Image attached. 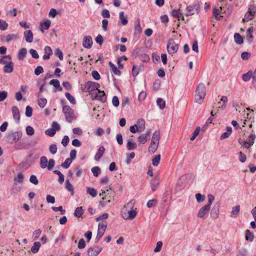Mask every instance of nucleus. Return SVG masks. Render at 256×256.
Returning a JSON list of instances; mask_svg holds the SVG:
<instances>
[{"label":"nucleus","mask_w":256,"mask_h":256,"mask_svg":"<svg viewBox=\"0 0 256 256\" xmlns=\"http://www.w3.org/2000/svg\"><path fill=\"white\" fill-rule=\"evenodd\" d=\"M105 150L104 146H101L99 148L96 154L94 156V159L96 161H98L102 156Z\"/></svg>","instance_id":"nucleus-24"},{"label":"nucleus","mask_w":256,"mask_h":256,"mask_svg":"<svg viewBox=\"0 0 256 256\" xmlns=\"http://www.w3.org/2000/svg\"><path fill=\"white\" fill-rule=\"evenodd\" d=\"M84 214V210L82 206L78 207L75 210L74 215L75 216L80 218Z\"/></svg>","instance_id":"nucleus-38"},{"label":"nucleus","mask_w":256,"mask_h":256,"mask_svg":"<svg viewBox=\"0 0 256 256\" xmlns=\"http://www.w3.org/2000/svg\"><path fill=\"white\" fill-rule=\"evenodd\" d=\"M12 57L10 55H6L2 56L1 58H0V64H6L10 63H12Z\"/></svg>","instance_id":"nucleus-23"},{"label":"nucleus","mask_w":256,"mask_h":256,"mask_svg":"<svg viewBox=\"0 0 256 256\" xmlns=\"http://www.w3.org/2000/svg\"><path fill=\"white\" fill-rule=\"evenodd\" d=\"M41 244L38 242H36L34 243V246L31 248V250L34 253L37 252L40 248V247Z\"/></svg>","instance_id":"nucleus-41"},{"label":"nucleus","mask_w":256,"mask_h":256,"mask_svg":"<svg viewBox=\"0 0 256 256\" xmlns=\"http://www.w3.org/2000/svg\"><path fill=\"white\" fill-rule=\"evenodd\" d=\"M17 36L14 34H8L6 36V42H10L12 40H16Z\"/></svg>","instance_id":"nucleus-63"},{"label":"nucleus","mask_w":256,"mask_h":256,"mask_svg":"<svg viewBox=\"0 0 256 256\" xmlns=\"http://www.w3.org/2000/svg\"><path fill=\"white\" fill-rule=\"evenodd\" d=\"M70 142V138L68 136H64L62 140V144L64 146H66Z\"/></svg>","instance_id":"nucleus-58"},{"label":"nucleus","mask_w":256,"mask_h":256,"mask_svg":"<svg viewBox=\"0 0 256 256\" xmlns=\"http://www.w3.org/2000/svg\"><path fill=\"white\" fill-rule=\"evenodd\" d=\"M228 98L226 96H222L221 98L220 102H223V104L221 106H219L218 108L221 109V110H224L226 107L227 102H228Z\"/></svg>","instance_id":"nucleus-35"},{"label":"nucleus","mask_w":256,"mask_h":256,"mask_svg":"<svg viewBox=\"0 0 256 256\" xmlns=\"http://www.w3.org/2000/svg\"><path fill=\"white\" fill-rule=\"evenodd\" d=\"M102 250L100 246L90 247L87 250V254L88 256H97Z\"/></svg>","instance_id":"nucleus-12"},{"label":"nucleus","mask_w":256,"mask_h":256,"mask_svg":"<svg viewBox=\"0 0 256 256\" xmlns=\"http://www.w3.org/2000/svg\"><path fill=\"white\" fill-rule=\"evenodd\" d=\"M8 96V92L6 91H1L0 92V102H2Z\"/></svg>","instance_id":"nucleus-59"},{"label":"nucleus","mask_w":256,"mask_h":256,"mask_svg":"<svg viewBox=\"0 0 256 256\" xmlns=\"http://www.w3.org/2000/svg\"><path fill=\"white\" fill-rule=\"evenodd\" d=\"M40 166L42 168H45L48 166V159L46 156H42L40 158Z\"/></svg>","instance_id":"nucleus-33"},{"label":"nucleus","mask_w":256,"mask_h":256,"mask_svg":"<svg viewBox=\"0 0 256 256\" xmlns=\"http://www.w3.org/2000/svg\"><path fill=\"white\" fill-rule=\"evenodd\" d=\"M57 146L55 144H51L50 146L49 150L51 154H54L56 153L57 152Z\"/></svg>","instance_id":"nucleus-56"},{"label":"nucleus","mask_w":256,"mask_h":256,"mask_svg":"<svg viewBox=\"0 0 256 256\" xmlns=\"http://www.w3.org/2000/svg\"><path fill=\"white\" fill-rule=\"evenodd\" d=\"M156 104L160 110H163L165 108V106H166L165 100H164L162 98H158L157 99Z\"/></svg>","instance_id":"nucleus-40"},{"label":"nucleus","mask_w":256,"mask_h":256,"mask_svg":"<svg viewBox=\"0 0 256 256\" xmlns=\"http://www.w3.org/2000/svg\"><path fill=\"white\" fill-rule=\"evenodd\" d=\"M200 127L198 126L196 130H194V132L192 134V136L190 138V140L192 141L194 140V139L196 138V137L198 135L200 132Z\"/></svg>","instance_id":"nucleus-49"},{"label":"nucleus","mask_w":256,"mask_h":256,"mask_svg":"<svg viewBox=\"0 0 256 256\" xmlns=\"http://www.w3.org/2000/svg\"><path fill=\"white\" fill-rule=\"evenodd\" d=\"M44 72L43 68L42 66H38L34 70V74L36 76L40 75Z\"/></svg>","instance_id":"nucleus-62"},{"label":"nucleus","mask_w":256,"mask_h":256,"mask_svg":"<svg viewBox=\"0 0 256 256\" xmlns=\"http://www.w3.org/2000/svg\"><path fill=\"white\" fill-rule=\"evenodd\" d=\"M200 9V6L198 4H193L186 8L185 15L188 16L198 14Z\"/></svg>","instance_id":"nucleus-6"},{"label":"nucleus","mask_w":256,"mask_h":256,"mask_svg":"<svg viewBox=\"0 0 256 256\" xmlns=\"http://www.w3.org/2000/svg\"><path fill=\"white\" fill-rule=\"evenodd\" d=\"M92 40L90 36H86L84 37L82 46L84 48H92Z\"/></svg>","instance_id":"nucleus-15"},{"label":"nucleus","mask_w":256,"mask_h":256,"mask_svg":"<svg viewBox=\"0 0 256 256\" xmlns=\"http://www.w3.org/2000/svg\"><path fill=\"white\" fill-rule=\"evenodd\" d=\"M138 124L140 127V132H141L145 128V122L144 120L140 118L138 121Z\"/></svg>","instance_id":"nucleus-46"},{"label":"nucleus","mask_w":256,"mask_h":256,"mask_svg":"<svg viewBox=\"0 0 256 256\" xmlns=\"http://www.w3.org/2000/svg\"><path fill=\"white\" fill-rule=\"evenodd\" d=\"M86 192L92 197H96L97 195L96 190L90 187H86Z\"/></svg>","instance_id":"nucleus-39"},{"label":"nucleus","mask_w":256,"mask_h":256,"mask_svg":"<svg viewBox=\"0 0 256 256\" xmlns=\"http://www.w3.org/2000/svg\"><path fill=\"white\" fill-rule=\"evenodd\" d=\"M47 102L46 99L45 98H40L38 99V104L40 107L43 108L45 106Z\"/></svg>","instance_id":"nucleus-48"},{"label":"nucleus","mask_w":256,"mask_h":256,"mask_svg":"<svg viewBox=\"0 0 256 256\" xmlns=\"http://www.w3.org/2000/svg\"><path fill=\"white\" fill-rule=\"evenodd\" d=\"M12 110L14 119L16 122L18 123L20 120V114L18 108L16 106H12Z\"/></svg>","instance_id":"nucleus-17"},{"label":"nucleus","mask_w":256,"mask_h":256,"mask_svg":"<svg viewBox=\"0 0 256 256\" xmlns=\"http://www.w3.org/2000/svg\"><path fill=\"white\" fill-rule=\"evenodd\" d=\"M150 130H148L146 133L141 134L138 138V144H146L150 137Z\"/></svg>","instance_id":"nucleus-13"},{"label":"nucleus","mask_w":256,"mask_h":256,"mask_svg":"<svg viewBox=\"0 0 256 256\" xmlns=\"http://www.w3.org/2000/svg\"><path fill=\"white\" fill-rule=\"evenodd\" d=\"M42 233V230L40 229H37L33 232L32 238L34 240H37Z\"/></svg>","instance_id":"nucleus-52"},{"label":"nucleus","mask_w":256,"mask_h":256,"mask_svg":"<svg viewBox=\"0 0 256 256\" xmlns=\"http://www.w3.org/2000/svg\"><path fill=\"white\" fill-rule=\"evenodd\" d=\"M55 164V162L53 159H50L49 160L48 166H47V168L48 170H52V168H54Z\"/></svg>","instance_id":"nucleus-54"},{"label":"nucleus","mask_w":256,"mask_h":256,"mask_svg":"<svg viewBox=\"0 0 256 256\" xmlns=\"http://www.w3.org/2000/svg\"><path fill=\"white\" fill-rule=\"evenodd\" d=\"M160 178L158 177H151L150 180V186L152 191H155L160 183Z\"/></svg>","instance_id":"nucleus-18"},{"label":"nucleus","mask_w":256,"mask_h":256,"mask_svg":"<svg viewBox=\"0 0 256 256\" xmlns=\"http://www.w3.org/2000/svg\"><path fill=\"white\" fill-rule=\"evenodd\" d=\"M100 86L98 83L90 81L88 82L85 85L86 91L96 92L98 90V88H99Z\"/></svg>","instance_id":"nucleus-11"},{"label":"nucleus","mask_w":256,"mask_h":256,"mask_svg":"<svg viewBox=\"0 0 256 256\" xmlns=\"http://www.w3.org/2000/svg\"><path fill=\"white\" fill-rule=\"evenodd\" d=\"M72 162V159L70 158H68L64 160V162L62 164L61 166L62 167L64 168H67L70 166Z\"/></svg>","instance_id":"nucleus-47"},{"label":"nucleus","mask_w":256,"mask_h":256,"mask_svg":"<svg viewBox=\"0 0 256 256\" xmlns=\"http://www.w3.org/2000/svg\"><path fill=\"white\" fill-rule=\"evenodd\" d=\"M26 40L28 43H30L33 40V34L30 30H26L24 33Z\"/></svg>","instance_id":"nucleus-20"},{"label":"nucleus","mask_w":256,"mask_h":256,"mask_svg":"<svg viewBox=\"0 0 256 256\" xmlns=\"http://www.w3.org/2000/svg\"><path fill=\"white\" fill-rule=\"evenodd\" d=\"M210 209V205H206L202 206L198 213V217L205 219L208 215Z\"/></svg>","instance_id":"nucleus-10"},{"label":"nucleus","mask_w":256,"mask_h":256,"mask_svg":"<svg viewBox=\"0 0 256 256\" xmlns=\"http://www.w3.org/2000/svg\"><path fill=\"white\" fill-rule=\"evenodd\" d=\"M256 139V135L253 132L248 136L246 140L239 139L238 140V143L242 146V147L250 149L252 146L254 144Z\"/></svg>","instance_id":"nucleus-4"},{"label":"nucleus","mask_w":256,"mask_h":256,"mask_svg":"<svg viewBox=\"0 0 256 256\" xmlns=\"http://www.w3.org/2000/svg\"><path fill=\"white\" fill-rule=\"evenodd\" d=\"M160 154L156 155L152 160V164L154 166H158L160 160Z\"/></svg>","instance_id":"nucleus-43"},{"label":"nucleus","mask_w":256,"mask_h":256,"mask_svg":"<svg viewBox=\"0 0 256 256\" xmlns=\"http://www.w3.org/2000/svg\"><path fill=\"white\" fill-rule=\"evenodd\" d=\"M196 198L198 202H200L204 201L205 199V196H202L200 194L198 193L196 194Z\"/></svg>","instance_id":"nucleus-55"},{"label":"nucleus","mask_w":256,"mask_h":256,"mask_svg":"<svg viewBox=\"0 0 256 256\" xmlns=\"http://www.w3.org/2000/svg\"><path fill=\"white\" fill-rule=\"evenodd\" d=\"M94 98L100 100L102 102H105L106 101V96L104 92L98 90L96 92V95Z\"/></svg>","instance_id":"nucleus-14"},{"label":"nucleus","mask_w":256,"mask_h":256,"mask_svg":"<svg viewBox=\"0 0 256 256\" xmlns=\"http://www.w3.org/2000/svg\"><path fill=\"white\" fill-rule=\"evenodd\" d=\"M256 12V8L254 5H251L249 6L248 11L245 14L244 18H242V21L248 22L252 20Z\"/></svg>","instance_id":"nucleus-8"},{"label":"nucleus","mask_w":256,"mask_h":256,"mask_svg":"<svg viewBox=\"0 0 256 256\" xmlns=\"http://www.w3.org/2000/svg\"><path fill=\"white\" fill-rule=\"evenodd\" d=\"M160 131H156L152 134L150 144L148 148V152L152 154L157 150L160 143Z\"/></svg>","instance_id":"nucleus-2"},{"label":"nucleus","mask_w":256,"mask_h":256,"mask_svg":"<svg viewBox=\"0 0 256 256\" xmlns=\"http://www.w3.org/2000/svg\"><path fill=\"white\" fill-rule=\"evenodd\" d=\"M22 188V184L18 185L16 183H14L10 189V193L12 194H16L20 192Z\"/></svg>","instance_id":"nucleus-25"},{"label":"nucleus","mask_w":256,"mask_h":256,"mask_svg":"<svg viewBox=\"0 0 256 256\" xmlns=\"http://www.w3.org/2000/svg\"><path fill=\"white\" fill-rule=\"evenodd\" d=\"M86 245L84 240L83 238H81L78 242V247L80 249H82L86 247Z\"/></svg>","instance_id":"nucleus-61"},{"label":"nucleus","mask_w":256,"mask_h":256,"mask_svg":"<svg viewBox=\"0 0 256 256\" xmlns=\"http://www.w3.org/2000/svg\"><path fill=\"white\" fill-rule=\"evenodd\" d=\"M66 188L71 192V195L73 196L74 194V188L72 184L70 183L68 180L66 181Z\"/></svg>","instance_id":"nucleus-34"},{"label":"nucleus","mask_w":256,"mask_h":256,"mask_svg":"<svg viewBox=\"0 0 256 256\" xmlns=\"http://www.w3.org/2000/svg\"><path fill=\"white\" fill-rule=\"evenodd\" d=\"M49 84L50 85L54 86V87L59 91L62 90V88L60 86V82L58 80H52L50 82Z\"/></svg>","instance_id":"nucleus-30"},{"label":"nucleus","mask_w":256,"mask_h":256,"mask_svg":"<svg viewBox=\"0 0 256 256\" xmlns=\"http://www.w3.org/2000/svg\"><path fill=\"white\" fill-rule=\"evenodd\" d=\"M14 70V64L13 62L8 64H4V73H11Z\"/></svg>","instance_id":"nucleus-29"},{"label":"nucleus","mask_w":256,"mask_h":256,"mask_svg":"<svg viewBox=\"0 0 256 256\" xmlns=\"http://www.w3.org/2000/svg\"><path fill=\"white\" fill-rule=\"evenodd\" d=\"M65 96L71 104H76V101L75 100L74 98L72 96L70 93L66 92L65 94Z\"/></svg>","instance_id":"nucleus-45"},{"label":"nucleus","mask_w":256,"mask_h":256,"mask_svg":"<svg viewBox=\"0 0 256 256\" xmlns=\"http://www.w3.org/2000/svg\"><path fill=\"white\" fill-rule=\"evenodd\" d=\"M126 148L128 150H134L136 148V144L132 138L128 140Z\"/></svg>","instance_id":"nucleus-27"},{"label":"nucleus","mask_w":256,"mask_h":256,"mask_svg":"<svg viewBox=\"0 0 256 256\" xmlns=\"http://www.w3.org/2000/svg\"><path fill=\"white\" fill-rule=\"evenodd\" d=\"M32 114V108L29 106H26V116L28 117H30Z\"/></svg>","instance_id":"nucleus-53"},{"label":"nucleus","mask_w":256,"mask_h":256,"mask_svg":"<svg viewBox=\"0 0 256 256\" xmlns=\"http://www.w3.org/2000/svg\"><path fill=\"white\" fill-rule=\"evenodd\" d=\"M62 112L66 120L68 122H71L74 118V112L72 108L68 106H64L62 108Z\"/></svg>","instance_id":"nucleus-7"},{"label":"nucleus","mask_w":256,"mask_h":256,"mask_svg":"<svg viewBox=\"0 0 256 256\" xmlns=\"http://www.w3.org/2000/svg\"><path fill=\"white\" fill-rule=\"evenodd\" d=\"M220 10L219 8H213V14L214 16V17L218 20H220V18L223 16H219V14H220V11L224 10V8H222V7H220Z\"/></svg>","instance_id":"nucleus-37"},{"label":"nucleus","mask_w":256,"mask_h":256,"mask_svg":"<svg viewBox=\"0 0 256 256\" xmlns=\"http://www.w3.org/2000/svg\"><path fill=\"white\" fill-rule=\"evenodd\" d=\"M119 18L123 26L126 25L128 22V20L126 16H124V12H120L119 14Z\"/></svg>","instance_id":"nucleus-31"},{"label":"nucleus","mask_w":256,"mask_h":256,"mask_svg":"<svg viewBox=\"0 0 256 256\" xmlns=\"http://www.w3.org/2000/svg\"><path fill=\"white\" fill-rule=\"evenodd\" d=\"M26 132L28 135L32 136L34 134V130L32 127L30 126H28L26 127Z\"/></svg>","instance_id":"nucleus-57"},{"label":"nucleus","mask_w":256,"mask_h":256,"mask_svg":"<svg viewBox=\"0 0 256 256\" xmlns=\"http://www.w3.org/2000/svg\"><path fill=\"white\" fill-rule=\"evenodd\" d=\"M134 202L130 200L124 205L122 209V218L125 220H132L136 216L137 212L132 210Z\"/></svg>","instance_id":"nucleus-1"},{"label":"nucleus","mask_w":256,"mask_h":256,"mask_svg":"<svg viewBox=\"0 0 256 256\" xmlns=\"http://www.w3.org/2000/svg\"><path fill=\"white\" fill-rule=\"evenodd\" d=\"M50 25V21L47 20L44 22H42L40 24V30L42 32H44V30L49 28Z\"/></svg>","instance_id":"nucleus-26"},{"label":"nucleus","mask_w":256,"mask_h":256,"mask_svg":"<svg viewBox=\"0 0 256 256\" xmlns=\"http://www.w3.org/2000/svg\"><path fill=\"white\" fill-rule=\"evenodd\" d=\"M44 54L42 58L44 60H48L50 56L52 54V48L48 46H46L44 48Z\"/></svg>","instance_id":"nucleus-22"},{"label":"nucleus","mask_w":256,"mask_h":256,"mask_svg":"<svg viewBox=\"0 0 256 256\" xmlns=\"http://www.w3.org/2000/svg\"><path fill=\"white\" fill-rule=\"evenodd\" d=\"M109 66L111 70L115 74L118 76H120V71L119 70H118L117 67L111 62H109Z\"/></svg>","instance_id":"nucleus-36"},{"label":"nucleus","mask_w":256,"mask_h":256,"mask_svg":"<svg viewBox=\"0 0 256 256\" xmlns=\"http://www.w3.org/2000/svg\"><path fill=\"white\" fill-rule=\"evenodd\" d=\"M206 94V88L204 84L200 83L196 90L195 102L201 104Z\"/></svg>","instance_id":"nucleus-3"},{"label":"nucleus","mask_w":256,"mask_h":256,"mask_svg":"<svg viewBox=\"0 0 256 256\" xmlns=\"http://www.w3.org/2000/svg\"><path fill=\"white\" fill-rule=\"evenodd\" d=\"M22 136V133L20 132H10L6 136V140L12 144L18 142Z\"/></svg>","instance_id":"nucleus-5"},{"label":"nucleus","mask_w":256,"mask_h":256,"mask_svg":"<svg viewBox=\"0 0 256 256\" xmlns=\"http://www.w3.org/2000/svg\"><path fill=\"white\" fill-rule=\"evenodd\" d=\"M220 205L218 204H214L210 211V216L216 219L218 218L220 214L219 210Z\"/></svg>","instance_id":"nucleus-16"},{"label":"nucleus","mask_w":256,"mask_h":256,"mask_svg":"<svg viewBox=\"0 0 256 256\" xmlns=\"http://www.w3.org/2000/svg\"><path fill=\"white\" fill-rule=\"evenodd\" d=\"M252 76V72H248L243 74L242 76V79L244 82H248L250 80Z\"/></svg>","instance_id":"nucleus-44"},{"label":"nucleus","mask_w":256,"mask_h":256,"mask_svg":"<svg viewBox=\"0 0 256 256\" xmlns=\"http://www.w3.org/2000/svg\"><path fill=\"white\" fill-rule=\"evenodd\" d=\"M140 59L142 61L146 62L149 61L150 57L148 54H144L140 56Z\"/></svg>","instance_id":"nucleus-64"},{"label":"nucleus","mask_w":256,"mask_h":256,"mask_svg":"<svg viewBox=\"0 0 256 256\" xmlns=\"http://www.w3.org/2000/svg\"><path fill=\"white\" fill-rule=\"evenodd\" d=\"M234 38L235 42L238 44H241L244 42V40H243L242 37L238 33H236L234 34Z\"/></svg>","instance_id":"nucleus-32"},{"label":"nucleus","mask_w":256,"mask_h":256,"mask_svg":"<svg viewBox=\"0 0 256 256\" xmlns=\"http://www.w3.org/2000/svg\"><path fill=\"white\" fill-rule=\"evenodd\" d=\"M240 211V206L237 205L232 207L230 214V217L232 218H236L239 214Z\"/></svg>","instance_id":"nucleus-21"},{"label":"nucleus","mask_w":256,"mask_h":256,"mask_svg":"<svg viewBox=\"0 0 256 256\" xmlns=\"http://www.w3.org/2000/svg\"><path fill=\"white\" fill-rule=\"evenodd\" d=\"M94 176H98L100 174V168L98 166H94L92 168Z\"/></svg>","instance_id":"nucleus-51"},{"label":"nucleus","mask_w":256,"mask_h":256,"mask_svg":"<svg viewBox=\"0 0 256 256\" xmlns=\"http://www.w3.org/2000/svg\"><path fill=\"white\" fill-rule=\"evenodd\" d=\"M27 50L26 48H22L20 49L18 54V58L20 60H22L26 56Z\"/></svg>","instance_id":"nucleus-28"},{"label":"nucleus","mask_w":256,"mask_h":256,"mask_svg":"<svg viewBox=\"0 0 256 256\" xmlns=\"http://www.w3.org/2000/svg\"><path fill=\"white\" fill-rule=\"evenodd\" d=\"M107 226V223L106 222H102V223H99L98 224V230L100 231H101L103 232H104L106 229Z\"/></svg>","instance_id":"nucleus-50"},{"label":"nucleus","mask_w":256,"mask_h":256,"mask_svg":"<svg viewBox=\"0 0 256 256\" xmlns=\"http://www.w3.org/2000/svg\"><path fill=\"white\" fill-rule=\"evenodd\" d=\"M178 48V44H177L174 40L170 39L167 44V50L168 52L170 54H173L176 52Z\"/></svg>","instance_id":"nucleus-9"},{"label":"nucleus","mask_w":256,"mask_h":256,"mask_svg":"<svg viewBox=\"0 0 256 256\" xmlns=\"http://www.w3.org/2000/svg\"><path fill=\"white\" fill-rule=\"evenodd\" d=\"M254 32L253 27L251 26L248 28L246 32V39L250 44L253 42V35L252 32Z\"/></svg>","instance_id":"nucleus-19"},{"label":"nucleus","mask_w":256,"mask_h":256,"mask_svg":"<svg viewBox=\"0 0 256 256\" xmlns=\"http://www.w3.org/2000/svg\"><path fill=\"white\" fill-rule=\"evenodd\" d=\"M254 237V236L252 232L248 230L246 231V240L252 242L253 240Z\"/></svg>","instance_id":"nucleus-42"},{"label":"nucleus","mask_w":256,"mask_h":256,"mask_svg":"<svg viewBox=\"0 0 256 256\" xmlns=\"http://www.w3.org/2000/svg\"><path fill=\"white\" fill-rule=\"evenodd\" d=\"M101 14L102 16V17L104 18H110V16L109 10L106 9H104L102 11Z\"/></svg>","instance_id":"nucleus-60"}]
</instances>
